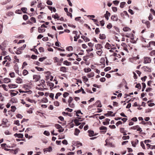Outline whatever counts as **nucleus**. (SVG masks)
I'll use <instances>...</instances> for the list:
<instances>
[{"label": "nucleus", "mask_w": 155, "mask_h": 155, "mask_svg": "<svg viewBox=\"0 0 155 155\" xmlns=\"http://www.w3.org/2000/svg\"><path fill=\"white\" fill-rule=\"evenodd\" d=\"M72 33L73 34L75 35V36L74 37V41H77V39L80 38V35H78V32L75 31H73Z\"/></svg>", "instance_id": "1"}, {"label": "nucleus", "mask_w": 155, "mask_h": 155, "mask_svg": "<svg viewBox=\"0 0 155 155\" xmlns=\"http://www.w3.org/2000/svg\"><path fill=\"white\" fill-rule=\"evenodd\" d=\"M41 87H36V88L37 89L40 90H42L43 89V88L45 87V81L44 80H41Z\"/></svg>", "instance_id": "2"}, {"label": "nucleus", "mask_w": 155, "mask_h": 155, "mask_svg": "<svg viewBox=\"0 0 155 155\" xmlns=\"http://www.w3.org/2000/svg\"><path fill=\"white\" fill-rule=\"evenodd\" d=\"M4 59L5 60L4 61L2 62V64L3 65H5V63L8 62L7 60H8L9 61H10L11 60V58L9 56H7L4 57Z\"/></svg>", "instance_id": "3"}, {"label": "nucleus", "mask_w": 155, "mask_h": 155, "mask_svg": "<svg viewBox=\"0 0 155 155\" xmlns=\"http://www.w3.org/2000/svg\"><path fill=\"white\" fill-rule=\"evenodd\" d=\"M55 126L56 128L59 130H58L59 132H62L64 131V129L59 124H56Z\"/></svg>", "instance_id": "4"}, {"label": "nucleus", "mask_w": 155, "mask_h": 155, "mask_svg": "<svg viewBox=\"0 0 155 155\" xmlns=\"http://www.w3.org/2000/svg\"><path fill=\"white\" fill-rule=\"evenodd\" d=\"M40 78L39 75H34L33 76V79L35 82L38 81Z\"/></svg>", "instance_id": "5"}, {"label": "nucleus", "mask_w": 155, "mask_h": 155, "mask_svg": "<svg viewBox=\"0 0 155 155\" xmlns=\"http://www.w3.org/2000/svg\"><path fill=\"white\" fill-rule=\"evenodd\" d=\"M131 129L134 130H137V131L141 132L142 130L139 126L138 125H137L135 126L131 127Z\"/></svg>", "instance_id": "6"}, {"label": "nucleus", "mask_w": 155, "mask_h": 155, "mask_svg": "<svg viewBox=\"0 0 155 155\" xmlns=\"http://www.w3.org/2000/svg\"><path fill=\"white\" fill-rule=\"evenodd\" d=\"M151 61V60L150 58L146 57L145 58L144 60L143 63L147 64L150 63Z\"/></svg>", "instance_id": "7"}, {"label": "nucleus", "mask_w": 155, "mask_h": 155, "mask_svg": "<svg viewBox=\"0 0 155 155\" xmlns=\"http://www.w3.org/2000/svg\"><path fill=\"white\" fill-rule=\"evenodd\" d=\"M16 82L19 84H21L23 83V80L19 77H17L16 80Z\"/></svg>", "instance_id": "8"}, {"label": "nucleus", "mask_w": 155, "mask_h": 155, "mask_svg": "<svg viewBox=\"0 0 155 155\" xmlns=\"http://www.w3.org/2000/svg\"><path fill=\"white\" fill-rule=\"evenodd\" d=\"M45 31V29L41 27H39L38 28V31L39 33H41L44 32Z\"/></svg>", "instance_id": "9"}, {"label": "nucleus", "mask_w": 155, "mask_h": 155, "mask_svg": "<svg viewBox=\"0 0 155 155\" xmlns=\"http://www.w3.org/2000/svg\"><path fill=\"white\" fill-rule=\"evenodd\" d=\"M95 47L96 50H98L102 49V46L101 44H97L95 45Z\"/></svg>", "instance_id": "10"}, {"label": "nucleus", "mask_w": 155, "mask_h": 155, "mask_svg": "<svg viewBox=\"0 0 155 155\" xmlns=\"http://www.w3.org/2000/svg\"><path fill=\"white\" fill-rule=\"evenodd\" d=\"M47 7H48V8L51 11V12H52V11H53L54 12H55L56 11V9L54 7H53L51 6H47Z\"/></svg>", "instance_id": "11"}, {"label": "nucleus", "mask_w": 155, "mask_h": 155, "mask_svg": "<svg viewBox=\"0 0 155 155\" xmlns=\"http://www.w3.org/2000/svg\"><path fill=\"white\" fill-rule=\"evenodd\" d=\"M103 52L102 49L98 50L96 52V53L99 56H102Z\"/></svg>", "instance_id": "12"}, {"label": "nucleus", "mask_w": 155, "mask_h": 155, "mask_svg": "<svg viewBox=\"0 0 155 155\" xmlns=\"http://www.w3.org/2000/svg\"><path fill=\"white\" fill-rule=\"evenodd\" d=\"M60 71L63 72L65 73L67 72V69L66 67H61L60 68Z\"/></svg>", "instance_id": "13"}, {"label": "nucleus", "mask_w": 155, "mask_h": 155, "mask_svg": "<svg viewBox=\"0 0 155 155\" xmlns=\"http://www.w3.org/2000/svg\"><path fill=\"white\" fill-rule=\"evenodd\" d=\"M111 18L113 21H117L118 19L117 16L115 15L111 16Z\"/></svg>", "instance_id": "14"}, {"label": "nucleus", "mask_w": 155, "mask_h": 155, "mask_svg": "<svg viewBox=\"0 0 155 155\" xmlns=\"http://www.w3.org/2000/svg\"><path fill=\"white\" fill-rule=\"evenodd\" d=\"M14 136L15 137H18V138H22L23 137V135L21 134H18L17 133H16L14 134Z\"/></svg>", "instance_id": "15"}, {"label": "nucleus", "mask_w": 155, "mask_h": 155, "mask_svg": "<svg viewBox=\"0 0 155 155\" xmlns=\"http://www.w3.org/2000/svg\"><path fill=\"white\" fill-rule=\"evenodd\" d=\"M105 17L106 19L108 20L109 17L110 16V13L108 12L107 11H106L105 14Z\"/></svg>", "instance_id": "16"}, {"label": "nucleus", "mask_w": 155, "mask_h": 155, "mask_svg": "<svg viewBox=\"0 0 155 155\" xmlns=\"http://www.w3.org/2000/svg\"><path fill=\"white\" fill-rule=\"evenodd\" d=\"M22 50L19 47V48L16 50V51H15V52L17 54H20L21 53V51Z\"/></svg>", "instance_id": "17"}, {"label": "nucleus", "mask_w": 155, "mask_h": 155, "mask_svg": "<svg viewBox=\"0 0 155 155\" xmlns=\"http://www.w3.org/2000/svg\"><path fill=\"white\" fill-rule=\"evenodd\" d=\"M88 132L89 133V136L90 137H92L95 135L93 131L88 130Z\"/></svg>", "instance_id": "18"}, {"label": "nucleus", "mask_w": 155, "mask_h": 155, "mask_svg": "<svg viewBox=\"0 0 155 155\" xmlns=\"http://www.w3.org/2000/svg\"><path fill=\"white\" fill-rule=\"evenodd\" d=\"M63 64L64 65H65L67 66H69L71 65V63L70 62H69L68 61H67L66 60L63 62Z\"/></svg>", "instance_id": "19"}, {"label": "nucleus", "mask_w": 155, "mask_h": 155, "mask_svg": "<svg viewBox=\"0 0 155 155\" xmlns=\"http://www.w3.org/2000/svg\"><path fill=\"white\" fill-rule=\"evenodd\" d=\"M87 76L88 78L93 77L94 76V73L93 72H91L87 74Z\"/></svg>", "instance_id": "20"}, {"label": "nucleus", "mask_w": 155, "mask_h": 155, "mask_svg": "<svg viewBox=\"0 0 155 155\" xmlns=\"http://www.w3.org/2000/svg\"><path fill=\"white\" fill-rule=\"evenodd\" d=\"M81 38L82 39H83L84 40V41H85V42H87V41H90V40L89 39L87 38V37H85L84 36H81Z\"/></svg>", "instance_id": "21"}, {"label": "nucleus", "mask_w": 155, "mask_h": 155, "mask_svg": "<svg viewBox=\"0 0 155 155\" xmlns=\"http://www.w3.org/2000/svg\"><path fill=\"white\" fill-rule=\"evenodd\" d=\"M8 122V120L7 119L3 118L2 121V124L3 125H6L7 123Z\"/></svg>", "instance_id": "22"}, {"label": "nucleus", "mask_w": 155, "mask_h": 155, "mask_svg": "<svg viewBox=\"0 0 155 155\" xmlns=\"http://www.w3.org/2000/svg\"><path fill=\"white\" fill-rule=\"evenodd\" d=\"M4 82L5 83H8L10 82L11 80L10 78H5L4 79Z\"/></svg>", "instance_id": "23"}, {"label": "nucleus", "mask_w": 155, "mask_h": 155, "mask_svg": "<svg viewBox=\"0 0 155 155\" xmlns=\"http://www.w3.org/2000/svg\"><path fill=\"white\" fill-rule=\"evenodd\" d=\"M8 86L10 88H14L17 87V86L15 84H9Z\"/></svg>", "instance_id": "24"}, {"label": "nucleus", "mask_w": 155, "mask_h": 155, "mask_svg": "<svg viewBox=\"0 0 155 155\" xmlns=\"http://www.w3.org/2000/svg\"><path fill=\"white\" fill-rule=\"evenodd\" d=\"M80 121V120H78L77 119H75L74 120V122L76 125L78 126L81 124V123L79 122V121ZM80 121L81 120H80Z\"/></svg>", "instance_id": "25"}, {"label": "nucleus", "mask_w": 155, "mask_h": 155, "mask_svg": "<svg viewBox=\"0 0 155 155\" xmlns=\"http://www.w3.org/2000/svg\"><path fill=\"white\" fill-rule=\"evenodd\" d=\"M123 30L124 31H131V29L128 27H126L123 28Z\"/></svg>", "instance_id": "26"}, {"label": "nucleus", "mask_w": 155, "mask_h": 155, "mask_svg": "<svg viewBox=\"0 0 155 155\" xmlns=\"http://www.w3.org/2000/svg\"><path fill=\"white\" fill-rule=\"evenodd\" d=\"M21 12H22L24 13H27V8L25 7L22 8L21 9Z\"/></svg>", "instance_id": "27"}, {"label": "nucleus", "mask_w": 155, "mask_h": 155, "mask_svg": "<svg viewBox=\"0 0 155 155\" xmlns=\"http://www.w3.org/2000/svg\"><path fill=\"white\" fill-rule=\"evenodd\" d=\"M150 45H153V46H155V41H151L149 43V45L147 46V47H150Z\"/></svg>", "instance_id": "28"}, {"label": "nucleus", "mask_w": 155, "mask_h": 155, "mask_svg": "<svg viewBox=\"0 0 155 155\" xmlns=\"http://www.w3.org/2000/svg\"><path fill=\"white\" fill-rule=\"evenodd\" d=\"M106 38V36L104 34H100V38L101 39H105Z\"/></svg>", "instance_id": "29"}, {"label": "nucleus", "mask_w": 155, "mask_h": 155, "mask_svg": "<svg viewBox=\"0 0 155 155\" xmlns=\"http://www.w3.org/2000/svg\"><path fill=\"white\" fill-rule=\"evenodd\" d=\"M0 87H2L3 89L6 91H7L8 90V88L6 86L5 84H2L0 86Z\"/></svg>", "instance_id": "30"}, {"label": "nucleus", "mask_w": 155, "mask_h": 155, "mask_svg": "<svg viewBox=\"0 0 155 155\" xmlns=\"http://www.w3.org/2000/svg\"><path fill=\"white\" fill-rule=\"evenodd\" d=\"M91 71V69L90 68H85L84 69V71L85 72L88 73L90 72Z\"/></svg>", "instance_id": "31"}, {"label": "nucleus", "mask_w": 155, "mask_h": 155, "mask_svg": "<svg viewBox=\"0 0 155 155\" xmlns=\"http://www.w3.org/2000/svg\"><path fill=\"white\" fill-rule=\"evenodd\" d=\"M79 132L80 130L76 128L75 130L74 134L75 135L77 136L78 135Z\"/></svg>", "instance_id": "32"}, {"label": "nucleus", "mask_w": 155, "mask_h": 155, "mask_svg": "<svg viewBox=\"0 0 155 155\" xmlns=\"http://www.w3.org/2000/svg\"><path fill=\"white\" fill-rule=\"evenodd\" d=\"M96 105H97V107H102V105L101 104V102L99 101H97L95 103Z\"/></svg>", "instance_id": "33"}, {"label": "nucleus", "mask_w": 155, "mask_h": 155, "mask_svg": "<svg viewBox=\"0 0 155 155\" xmlns=\"http://www.w3.org/2000/svg\"><path fill=\"white\" fill-rule=\"evenodd\" d=\"M28 71L27 70L25 69L23 71L22 74L24 76H26L28 74Z\"/></svg>", "instance_id": "34"}, {"label": "nucleus", "mask_w": 155, "mask_h": 155, "mask_svg": "<svg viewBox=\"0 0 155 155\" xmlns=\"http://www.w3.org/2000/svg\"><path fill=\"white\" fill-rule=\"evenodd\" d=\"M52 17L54 18V19H58L59 18L58 15L57 13H56L55 15H52Z\"/></svg>", "instance_id": "35"}, {"label": "nucleus", "mask_w": 155, "mask_h": 155, "mask_svg": "<svg viewBox=\"0 0 155 155\" xmlns=\"http://www.w3.org/2000/svg\"><path fill=\"white\" fill-rule=\"evenodd\" d=\"M82 78L85 82H87L88 81V79L86 76H83L82 77Z\"/></svg>", "instance_id": "36"}, {"label": "nucleus", "mask_w": 155, "mask_h": 155, "mask_svg": "<svg viewBox=\"0 0 155 155\" xmlns=\"http://www.w3.org/2000/svg\"><path fill=\"white\" fill-rule=\"evenodd\" d=\"M73 48L72 46H70L67 47L66 50L69 51H72Z\"/></svg>", "instance_id": "37"}, {"label": "nucleus", "mask_w": 155, "mask_h": 155, "mask_svg": "<svg viewBox=\"0 0 155 155\" xmlns=\"http://www.w3.org/2000/svg\"><path fill=\"white\" fill-rule=\"evenodd\" d=\"M10 77L12 78H14L15 77V73L13 72H12L9 74Z\"/></svg>", "instance_id": "38"}, {"label": "nucleus", "mask_w": 155, "mask_h": 155, "mask_svg": "<svg viewBox=\"0 0 155 155\" xmlns=\"http://www.w3.org/2000/svg\"><path fill=\"white\" fill-rule=\"evenodd\" d=\"M69 107L72 108H74L75 107V105L73 103H70L68 104Z\"/></svg>", "instance_id": "39"}, {"label": "nucleus", "mask_w": 155, "mask_h": 155, "mask_svg": "<svg viewBox=\"0 0 155 155\" xmlns=\"http://www.w3.org/2000/svg\"><path fill=\"white\" fill-rule=\"evenodd\" d=\"M110 45L108 43H107L105 45V47L107 49H110Z\"/></svg>", "instance_id": "40"}, {"label": "nucleus", "mask_w": 155, "mask_h": 155, "mask_svg": "<svg viewBox=\"0 0 155 155\" xmlns=\"http://www.w3.org/2000/svg\"><path fill=\"white\" fill-rule=\"evenodd\" d=\"M73 99L72 97H70L68 100V104H70V103H71L72 101H73Z\"/></svg>", "instance_id": "41"}, {"label": "nucleus", "mask_w": 155, "mask_h": 155, "mask_svg": "<svg viewBox=\"0 0 155 155\" xmlns=\"http://www.w3.org/2000/svg\"><path fill=\"white\" fill-rule=\"evenodd\" d=\"M62 114L66 116V115H68L70 117L71 116V114H70V113H67V112H63Z\"/></svg>", "instance_id": "42"}, {"label": "nucleus", "mask_w": 155, "mask_h": 155, "mask_svg": "<svg viewBox=\"0 0 155 155\" xmlns=\"http://www.w3.org/2000/svg\"><path fill=\"white\" fill-rule=\"evenodd\" d=\"M46 3L47 5H51L53 4L52 2L49 0L47 1Z\"/></svg>", "instance_id": "43"}, {"label": "nucleus", "mask_w": 155, "mask_h": 155, "mask_svg": "<svg viewBox=\"0 0 155 155\" xmlns=\"http://www.w3.org/2000/svg\"><path fill=\"white\" fill-rule=\"evenodd\" d=\"M126 2H121L120 4V7L121 8H123Z\"/></svg>", "instance_id": "44"}, {"label": "nucleus", "mask_w": 155, "mask_h": 155, "mask_svg": "<svg viewBox=\"0 0 155 155\" xmlns=\"http://www.w3.org/2000/svg\"><path fill=\"white\" fill-rule=\"evenodd\" d=\"M48 85L50 87V88H51L54 86V84L52 83H48Z\"/></svg>", "instance_id": "45"}, {"label": "nucleus", "mask_w": 155, "mask_h": 155, "mask_svg": "<svg viewBox=\"0 0 155 155\" xmlns=\"http://www.w3.org/2000/svg\"><path fill=\"white\" fill-rule=\"evenodd\" d=\"M26 101H29V102L32 103H33L34 101V100L30 99L29 97L26 98Z\"/></svg>", "instance_id": "46"}, {"label": "nucleus", "mask_w": 155, "mask_h": 155, "mask_svg": "<svg viewBox=\"0 0 155 155\" xmlns=\"http://www.w3.org/2000/svg\"><path fill=\"white\" fill-rule=\"evenodd\" d=\"M61 95V93H58L55 96V98L56 99H57L58 97L60 96Z\"/></svg>", "instance_id": "47"}, {"label": "nucleus", "mask_w": 155, "mask_h": 155, "mask_svg": "<svg viewBox=\"0 0 155 155\" xmlns=\"http://www.w3.org/2000/svg\"><path fill=\"white\" fill-rule=\"evenodd\" d=\"M11 111L14 112L15 111L16 109V107L14 106H12L11 107Z\"/></svg>", "instance_id": "48"}, {"label": "nucleus", "mask_w": 155, "mask_h": 155, "mask_svg": "<svg viewBox=\"0 0 155 155\" xmlns=\"http://www.w3.org/2000/svg\"><path fill=\"white\" fill-rule=\"evenodd\" d=\"M52 150V147H49L48 148H47L45 149V151L48 152H50Z\"/></svg>", "instance_id": "49"}, {"label": "nucleus", "mask_w": 155, "mask_h": 155, "mask_svg": "<svg viewBox=\"0 0 155 155\" xmlns=\"http://www.w3.org/2000/svg\"><path fill=\"white\" fill-rule=\"evenodd\" d=\"M15 12L16 13L18 14H22V12H21V10H19V9L15 11Z\"/></svg>", "instance_id": "50"}, {"label": "nucleus", "mask_w": 155, "mask_h": 155, "mask_svg": "<svg viewBox=\"0 0 155 155\" xmlns=\"http://www.w3.org/2000/svg\"><path fill=\"white\" fill-rule=\"evenodd\" d=\"M23 18L25 20H26L28 19V16L26 15H23Z\"/></svg>", "instance_id": "51"}, {"label": "nucleus", "mask_w": 155, "mask_h": 155, "mask_svg": "<svg viewBox=\"0 0 155 155\" xmlns=\"http://www.w3.org/2000/svg\"><path fill=\"white\" fill-rule=\"evenodd\" d=\"M122 139L123 140H127V139H129V136H124L122 137Z\"/></svg>", "instance_id": "52"}, {"label": "nucleus", "mask_w": 155, "mask_h": 155, "mask_svg": "<svg viewBox=\"0 0 155 155\" xmlns=\"http://www.w3.org/2000/svg\"><path fill=\"white\" fill-rule=\"evenodd\" d=\"M113 113V112L111 111H108L107 112V114H108V116H114L115 114L112 115V114Z\"/></svg>", "instance_id": "53"}, {"label": "nucleus", "mask_w": 155, "mask_h": 155, "mask_svg": "<svg viewBox=\"0 0 155 155\" xmlns=\"http://www.w3.org/2000/svg\"><path fill=\"white\" fill-rule=\"evenodd\" d=\"M100 130H105L107 129V127L104 126H102L100 128Z\"/></svg>", "instance_id": "54"}, {"label": "nucleus", "mask_w": 155, "mask_h": 155, "mask_svg": "<svg viewBox=\"0 0 155 155\" xmlns=\"http://www.w3.org/2000/svg\"><path fill=\"white\" fill-rule=\"evenodd\" d=\"M129 35H130L129 38L131 40H133L134 39V35L132 33L129 34Z\"/></svg>", "instance_id": "55"}, {"label": "nucleus", "mask_w": 155, "mask_h": 155, "mask_svg": "<svg viewBox=\"0 0 155 155\" xmlns=\"http://www.w3.org/2000/svg\"><path fill=\"white\" fill-rule=\"evenodd\" d=\"M112 24L111 23H109L107 25V27L108 29H110L112 28Z\"/></svg>", "instance_id": "56"}, {"label": "nucleus", "mask_w": 155, "mask_h": 155, "mask_svg": "<svg viewBox=\"0 0 155 155\" xmlns=\"http://www.w3.org/2000/svg\"><path fill=\"white\" fill-rule=\"evenodd\" d=\"M54 105L56 106H58L59 105V103L58 101H54Z\"/></svg>", "instance_id": "57"}, {"label": "nucleus", "mask_w": 155, "mask_h": 155, "mask_svg": "<svg viewBox=\"0 0 155 155\" xmlns=\"http://www.w3.org/2000/svg\"><path fill=\"white\" fill-rule=\"evenodd\" d=\"M39 50L40 52H43L44 51V48L42 47H40L39 48Z\"/></svg>", "instance_id": "58"}, {"label": "nucleus", "mask_w": 155, "mask_h": 155, "mask_svg": "<svg viewBox=\"0 0 155 155\" xmlns=\"http://www.w3.org/2000/svg\"><path fill=\"white\" fill-rule=\"evenodd\" d=\"M44 134L46 136H49L50 135V133L49 132L46 130L44 131Z\"/></svg>", "instance_id": "59"}, {"label": "nucleus", "mask_w": 155, "mask_h": 155, "mask_svg": "<svg viewBox=\"0 0 155 155\" xmlns=\"http://www.w3.org/2000/svg\"><path fill=\"white\" fill-rule=\"evenodd\" d=\"M9 61H8L5 63V66L7 67H9L10 66V63Z\"/></svg>", "instance_id": "60"}, {"label": "nucleus", "mask_w": 155, "mask_h": 155, "mask_svg": "<svg viewBox=\"0 0 155 155\" xmlns=\"http://www.w3.org/2000/svg\"><path fill=\"white\" fill-rule=\"evenodd\" d=\"M135 87L137 88H138L139 89H140L141 88V86L140 84H137L136 86Z\"/></svg>", "instance_id": "61"}, {"label": "nucleus", "mask_w": 155, "mask_h": 155, "mask_svg": "<svg viewBox=\"0 0 155 155\" xmlns=\"http://www.w3.org/2000/svg\"><path fill=\"white\" fill-rule=\"evenodd\" d=\"M69 94L67 92H65L63 94V97L64 98L66 97Z\"/></svg>", "instance_id": "62"}, {"label": "nucleus", "mask_w": 155, "mask_h": 155, "mask_svg": "<svg viewBox=\"0 0 155 155\" xmlns=\"http://www.w3.org/2000/svg\"><path fill=\"white\" fill-rule=\"evenodd\" d=\"M46 58L45 57L40 58L39 59V61L41 62H42Z\"/></svg>", "instance_id": "63"}, {"label": "nucleus", "mask_w": 155, "mask_h": 155, "mask_svg": "<svg viewBox=\"0 0 155 155\" xmlns=\"http://www.w3.org/2000/svg\"><path fill=\"white\" fill-rule=\"evenodd\" d=\"M150 54L151 56H153L155 54V50L152 51L150 53Z\"/></svg>", "instance_id": "64"}]
</instances>
